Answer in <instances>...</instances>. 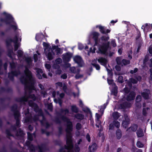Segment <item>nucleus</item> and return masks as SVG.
I'll use <instances>...</instances> for the list:
<instances>
[{
	"mask_svg": "<svg viewBox=\"0 0 152 152\" xmlns=\"http://www.w3.org/2000/svg\"><path fill=\"white\" fill-rule=\"evenodd\" d=\"M86 138L88 140V142H90V136L89 134H87L86 135Z\"/></svg>",
	"mask_w": 152,
	"mask_h": 152,
	"instance_id": "obj_52",
	"label": "nucleus"
},
{
	"mask_svg": "<svg viewBox=\"0 0 152 152\" xmlns=\"http://www.w3.org/2000/svg\"><path fill=\"white\" fill-rule=\"evenodd\" d=\"M43 45L44 48L46 56L49 60H52L55 56V54L53 52L54 50L56 52L57 55L61 53L60 48L57 46L53 45L52 48H51L48 43L45 42L43 43Z\"/></svg>",
	"mask_w": 152,
	"mask_h": 152,
	"instance_id": "obj_2",
	"label": "nucleus"
},
{
	"mask_svg": "<svg viewBox=\"0 0 152 152\" xmlns=\"http://www.w3.org/2000/svg\"><path fill=\"white\" fill-rule=\"evenodd\" d=\"M29 98H32L33 100H34L36 99V98L35 97L34 95H31L29 96V97L28 99H25L24 100V101H27L28 100Z\"/></svg>",
	"mask_w": 152,
	"mask_h": 152,
	"instance_id": "obj_27",
	"label": "nucleus"
},
{
	"mask_svg": "<svg viewBox=\"0 0 152 152\" xmlns=\"http://www.w3.org/2000/svg\"><path fill=\"white\" fill-rule=\"evenodd\" d=\"M142 96L146 99H148L151 96L149 91L147 89L144 90V91L142 93Z\"/></svg>",
	"mask_w": 152,
	"mask_h": 152,
	"instance_id": "obj_11",
	"label": "nucleus"
},
{
	"mask_svg": "<svg viewBox=\"0 0 152 152\" xmlns=\"http://www.w3.org/2000/svg\"><path fill=\"white\" fill-rule=\"evenodd\" d=\"M18 56L19 57L21 56L23 54V52L21 50H18Z\"/></svg>",
	"mask_w": 152,
	"mask_h": 152,
	"instance_id": "obj_44",
	"label": "nucleus"
},
{
	"mask_svg": "<svg viewBox=\"0 0 152 152\" xmlns=\"http://www.w3.org/2000/svg\"><path fill=\"white\" fill-rule=\"evenodd\" d=\"M45 67L48 69H49L50 68V66L49 64H46L45 65Z\"/></svg>",
	"mask_w": 152,
	"mask_h": 152,
	"instance_id": "obj_51",
	"label": "nucleus"
},
{
	"mask_svg": "<svg viewBox=\"0 0 152 152\" xmlns=\"http://www.w3.org/2000/svg\"><path fill=\"white\" fill-rule=\"evenodd\" d=\"M81 127V126L80 124L79 123H78L76 125V128L77 129H79Z\"/></svg>",
	"mask_w": 152,
	"mask_h": 152,
	"instance_id": "obj_46",
	"label": "nucleus"
},
{
	"mask_svg": "<svg viewBox=\"0 0 152 152\" xmlns=\"http://www.w3.org/2000/svg\"><path fill=\"white\" fill-rule=\"evenodd\" d=\"M74 61L80 66H82L83 62L81 57L79 56H76L73 58Z\"/></svg>",
	"mask_w": 152,
	"mask_h": 152,
	"instance_id": "obj_10",
	"label": "nucleus"
},
{
	"mask_svg": "<svg viewBox=\"0 0 152 152\" xmlns=\"http://www.w3.org/2000/svg\"><path fill=\"white\" fill-rule=\"evenodd\" d=\"M21 36L20 34H17L15 37L13 41L15 43V50H16L18 48V44H17V43L18 41H21Z\"/></svg>",
	"mask_w": 152,
	"mask_h": 152,
	"instance_id": "obj_9",
	"label": "nucleus"
},
{
	"mask_svg": "<svg viewBox=\"0 0 152 152\" xmlns=\"http://www.w3.org/2000/svg\"><path fill=\"white\" fill-rule=\"evenodd\" d=\"M75 67H73L70 68V70L71 72L73 73H75L76 72V70Z\"/></svg>",
	"mask_w": 152,
	"mask_h": 152,
	"instance_id": "obj_41",
	"label": "nucleus"
},
{
	"mask_svg": "<svg viewBox=\"0 0 152 152\" xmlns=\"http://www.w3.org/2000/svg\"><path fill=\"white\" fill-rule=\"evenodd\" d=\"M82 75L79 74H77L76 75L75 77L76 79H78L82 77Z\"/></svg>",
	"mask_w": 152,
	"mask_h": 152,
	"instance_id": "obj_50",
	"label": "nucleus"
},
{
	"mask_svg": "<svg viewBox=\"0 0 152 152\" xmlns=\"http://www.w3.org/2000/svg\"><path fill=\"white\" fill-rule=\"evenodd\" d=\"M141 79V77L140 76H137L133 78L130 79V81L133 83H136L138 81H140Z\"/></svg>",
	"mask_w": 152,
	"mask_h": 152,
	"instance_id": "obj_15",
	"label": "nucleus"
},
{
	"mask_svg": "<svg viewBox=\"0 0 152 152\" xmlns=\"http://www.w3.org/2000/svg\"><path fill=\"white\" fill-rule=\"evenodd\" d=\"M53 96L54 97H55L56 95L57 96L58 98V99H54V101L56 103H58L60 106H61V104L62 103V100L61 99L59 98L60 97L61 99H62L64 96V93L60 94L58 92H53Z\"/></svg>",
	"mask_w": 152,
	"mask_h": 152,
	"instance_id": "obj_6",
	"label": "nucleus"
},
{
	"mask_svg": "<svg viewBox=\"0 0 152 152\" xmlns=\"http://www.w3.org/2000/svg\"><path fill=\"white\" fill-rule=\"evenodd\" d=\"M44 36L42 33L37 34L36 36V39L37 41H40L42 40V39L43 38Z\"/></svg>",
	"mask_w": 152,
	"mask_h": 152,
	"instance_id": "obj_18",
	"label": "nucleus"
},
{
	"mask_svg": "<svg viewBox=\"0 0 152 152\" xmlns=\"http://www.w3.org/2000/svg\"><path fill=\"white\" fill-rule=\"evenodd\" d=\"M96 124H100L101 123V121L99 120V119H96Z\"/></svg>",
	"mask_w": 152,
	"mask_h": 152,
	"instance_id": "obj_61",
	"label": "nucleus"
},
{
	"mask_svg": "<svg viewBox=\"0 0 152 152\" xmlns=\"http://www.w3.org/2000/svg\"><path fill=\"white\" fill-rule=\"evenodd\" d=\"M123 77L122 76H120L118 77V81L119 82L122 83L123 82Z\"/></svg>",
	"mask_w": 152,
	"mask_h": 152,
	"instance_id": "obj_36",
	"label": "nucleus"
},
{
	"mask_svg": "<svg viewBox=\"0 0 152 152\" xmlns=\"http://www.w3.org/2000/svg\"><path fill=\"white\" fill-rule=\"evenodd\" d=\"M63 90L65 92L66 91V85L65 84H64L63 88Z\"/></svg>",
	"mask_w": 152,
	"mask_h": 152,
	"instance_id": "obj_59",
	"label": "nucleus"
},
{
	"mask_svg": "<svg viewBox=\"0 0 152 152\" xmlns=\"http://www.w3.org/2000/svg\"><path fill=\"white\" fill-rule=\"evenodd\" d=\"M75 117L78 119H82L83 118V115L80 114H77L75 115Z\"/></svg>",
	"mask_w": 152,
	"mask_h": 152,
	"instance_id": "obj_28",
	"label": "nucleus"
},
{
	"mask_svg": "<svg viewBox=\"0 0 152 152\" xmlns=\"http://www.w3.org/2000/svg\"><path fill=\"white\" fill-rule=\"evenodd\" d=\"M137 125H134L129 128V129H131L133 131H135L137 130Z\"/></svg>",
	"mask_w": 152,
	"mask_h": 152,
	"instance_id": "obj_29",
	"label": "nucleus"
},
{
	"mask_svg": "<svg viewBox=\"0 0 152 152\" xmlns=\"http://www.w3.org/2000/svg\"><path fill=\"white\" fill-rule=\"evenodd\" d=\"M137 146L139 148H142L143 146V144H142L140 142L138 141L137 143Z\"/></svg>",
	"mask_w": 152,
	"mask_h": 152,
	"instance_id": "obj_35",
	"label": "nucleus"
},
{
	"mask_svg": "<svg viewBox=\"0 0 152 152\" xmlns=\"http://www.w3.org/2000/svg\"><path fill=\"white\" fill-rule=\"evenodd\" d=\"M106 69L107 70V71L108 75L111 78L112 75V73L111 72V71L108 69L107 68Z\"/></svg>",
	"mask_w": 152,
	"mask_h": 152,
	"instance_id": "obj_38",
	"label": "nucleus"
},
{
	"mask_svg": "<svg viewBox=\"0 0 152 152\" xmlns=\"http://www.w3.org/2000/svg\"><path fill=\"white\" fill-rule=\"evenodd\" d=\"M121 58L120 57H118L116 59V60L117 61V64L118 65L121 64Z\"/></svg>",
	"mask_w": 152,
	"mask_h": 152,
	"instance_id": "obj_37",
	"label": "nucleus"
},
{
	"mask_svg": "<svg viewBox=\"0 0 152 152\" xmlns=\"http://www.w3.org/2000/svg\"><path fill=\"white\" fill-rule=\"evenodd\" d=\"M13 23L15 24V25L14 26H12V27L14 29H15L17 28L16 26L15 25V23Z\"/></svg>",
	"mask_w": 152,
	"mask_h": 152,
	"instance_id": "obj_63",
	"label": "nucleus"
},
{
	"mask_svg": "<svg viewBox=\"0 0 152 152\" xmlns=\"http://www.w3.org/2000/svg\"><path fill=\"white\" fill-rule=\"evenodd\" d=\"M3 14L4 15H5L6 17V19L4 21L6 24L8 23V21L10 19H11L12 20H13V18L10 14H8L5 12H4Z\"/></svg>",
	"mask_w": 152,
	"mask_h": 152,
	"instance_id": "obj_12",
	"label": "nucleus"
},
{
	"mask_svg": "<svg viewBox=\"0 0 152 152\" xmlns=\"http://www.w3.org/2000/svg\"><path fill=\"white\" fill-rule=\"evenodd\" d=\"M80 149L78 146H76L75 147V151L76 152H79Z\"/></svg>",
	"mask_w": 152,
	"mask_h": 152,
	"instance_id": "obj_57",
	"label": "nucleus"
},
{
	"mask_svg": "<svg viewBox=\"0 0 152 152\" xmlns=\"http://www.w3.org/2000/svg\"><path fill=\"white\" fill-rule=\"evenodd\" d=\"M135 95V94L134 92H131L127 96V100L128 101H130L134 99Z\"/></svg>",
	"mask_w": 152,
	"mask_h": 152,
	"instance_id": "obj_16",
	"label": "nucleus"
},
{
	"mask_svg": "<svg viewBox=\"0 0 152 152\" xmlns=\"http://www.w3.org/2000/svg\"><path fill=\"white\" fill-rule=\"evenodd\" d=\"M78 48L79 49L81 50L84 48V46L81 43H79L78 45ZM88 48V47L87 46H86L84 49L86 50Z\"/></svg>",
	"mask_w": 152,
	"mask_h": 152,
	"instance_id": "obj_26",
	"label": "nucleus"
},
{
	"mask_svg": "<svg viewBox=\"0 0 152 152\" xmlns=\"http://www.w3.org/2000/svg\"><path fill=\"white\" fill-rule=\"evenodd\" d=\"M114 125L117 128H118L120 126L119 123L118 121H115L113 122Z\"/></svg>",
	"mask_w": 152,
	"mask_h": 152,
	"instance_id": "obj_33",
	"label": "nucleus"
},
{
	"mask_svg": "<svg viewBox=\"0 0 152 152\" xmlns=\"http://www.w3.org/2000/svg\"><path fill=\"white\" fill-rule=\"evenodd\" d=\"M109 39V37L107 35L103 36L101 38L102 41L105 42L102 45H98V48L99 50V53L103 54H107L108 51L110 42H106Z\"/></svg>",
	"mask_w": 152,
	"mask_h": 152,
	"instance_id": "obj_4",
	"label": "nucleus"
},
{
	"mask_svg": "<svg viewBox=\"0 0 152 152\" xmlns=\"http://www.w3.org/2000/svg\"><path fill=\"white\" fill-rule=\"evenodd\" d=\"M72 111L75 112H77L78 111V109L77 107L75 106H72Z\"/></svg>",
	"mask_w": 152,
	"mask_h": 152,
	"instance_id": "obj_32",
	"label": "nucleus"
},
{
	"mask_svg": "<svg viewBox=\"0 0 152 152\" xmlns=\"http://www.w3.org/2000/svg\"><path fill=\"white\" fill-rule=\"evenodd\" d=\"M97 148V145L96 144H94L92 145L91 146L89 147V149L90 151L91 152H94Z\"/></svg>",
	"mask_w": 152,
	"mask_h": 152,
	"instance_id": "obj_22",
	"label": "nucleus"
},
{
	"mask_svg": "<svg viewBox=\"0 0 152 152\" xmlns=\"http://www.w3.org/2000/svg\"><path fill=\"white\" fill-rule=\"evenodd\" d=\"M137 133V136L139 137H142L143 135L142 131L141 129L138 130Z\"/></svg>",
	"mask_w": 152,
	"mask_h": 152,
	"instance_id": "obj_25",
	"label": "nucleus"
},
{
	"mask_svg": "<svg viewBox=\"0 0 152 152\" xmlns=\"http://www.w3.org/2000/svg\"><path fill=\"white\" fill-rule=\"evenodd\" d=\"M122 48H120L118 49V53L120 54V55H121V53H122Z\"/></svg>",
	"mask_w": 152,
	"mask_h": 152,
	"instance_id": "obj_60",
	"label": "nucleus"
},
{
	"mask_svg": "<svg viewBox=\"0 0 152 152\" xmlns=\"http://www.w3.org/2000/svg\"><path fill=\"white\" fill-rule=\"evenodd\" d=\"M66 121L67 122V128L66 130L67 146L66 147V148L68 150V152H72L71 149L72 147L71 134L70 132L72 129V124L69 119H66Z\"/></svg>",
	"mask_w": 152,
	"mask_h": 152,
	"instance_id": "obj_3",
	"label": "nucleus"
},
{
	"mask_svg": "<svg viewBox=\"0 0 152 152\" xmlns=\"http://www.w3.org/2000/svg\"><path fill=\"white\" fill-rule=\"evenodd\" d=\"M150 61H151V64L150 65V67H151L152 66V59H151Z\"/></svg>",
	"mask_w": 152,
	"mask_h": 152,
	"instance_id": "obj_64",
	"label": "nucleus"
},
{
	"mask_svg": "<svg viewBox=\"0 0 152 152\" xmlns=\"http://www.w3.org/2000/svg\"><path fill=\"white\" fill-rule=\"evenodd\" d=\"M20 80L23 83L26 85L27 89L30 92L33 90L36 91L31 73L28 69H26L25 71V75L21 77Z\"/></svg>",
	"mask_w": 152,
	"mask_h": 152,
	"instance_id": "obj_1",
	"label": "nucleus"
},
{
	"mask_svg": "<svg viewBox=\"0 0 152 152\" xmlns=\"http://www.w3.org/2000/svg\"><path fill=\"white\" fill-rule=\"evenodd\" d=\"M150 25H149L148 23H145L144 25H143L141 28L142 29H143V30L144 32L147 31L148 30V28L150 27Z\"/></svg>",
	"mask_w": 152,
	"mask_h": 152,
	"instance_id": "obj_21",
	"label": "nucleus"
},
{
	"mask_svg": "<svg viewBox=\"0 0 152 152\" xmlns=\"http://www.w3.org/2000/svg\"><path fill=\"white\" fill-rule=\"evenodd\" d=\"M57 87H62L63 86L62 83L61 82H58L56 83Z\"/></svg>",
	"mask_w": 152,
	"mask_h": 152,
	"instance_id": "obj_45",
	"label": "nucleus"
},
{
	"mask_svg": "<svg viewBox=\"0 0 152 152\" xmlns=\"http://www.w3.org/2000/svg\"><path fill=\"white\" fill-rule=\"evenodd\" d=\"M111 45L113 47H115L116 46V44L115 42V40L112 39L111 42Z\"/></svg>",
	"mask_w": 152,
	"mask_h": 152,
	"instance_id": "obj_31",
	"label": "nucleus"
},
{
	"mask_svg": "<svg viewBox=\"0 0 152 152\" xmlns=\"http://www.w3.org/2000/svg\"><path fill=\"white\" fill-rule=\"evenodd\" d=\"M34 58L35 62H36L37 60V55L36 54H34Z\"/></svg>",
	"mask_w": 152,
	"mask_h": 152,
	"instance_id": "obj_54",
	"label": "nucleus"
},
{
	"mask_svg": "<svg viewBox=\"0 0 152 152\" xmlns=\"http://www.w3.org/2000/svg\"><path fill=\"white\" fill-rule=\"evenodd\" d=\"M122 62L124 65H126L129 64L130 61H129L125 59H123L122 61Z\"/></svg>",
	"mask_w": 152,
	"mask_h": 152,
	"instance_id": "obj_30",
	"label": "nucleus"
},
{
	"mask_svg": "<svg viewBox=\"0 0 152 152\" xmlns=\"http://www.w3.org/2000/svg\"><path fill=\"white\" fill-rule=\"evenodd\" d=\"M141 96L140 95L137 96L136 99V102L137 103L140 102L141 100Z\"/></svg>",
	"mask_w": 152,
	"mask_h": 152,
	"instance_id": "obj_34",
	"label": "nucleus"
},
{
	"mask_svg": "<svg viewBox=\"0 0 152 152\" xmlns=\"http://www.w3.org/2000/svg\"><path fill=\"white\" fill-rule=\"evenodd\" d=\"M107 105V104H104L103 105L101 106L100 110H99V112H101V113L100 114H99L98 113H96V119L98 120V119H99V118L101 117L103 113L104 110L106 108Z\"/></svg>",
	"mask_w": 152,
	"mask_h": 152,
	"instance_id": "obj_8",
	"label": "nucleus"
},
{
	"mask_svg": "<svg viewBox=\"0 0 152 152\" xmlns=\"http://www.w3.org/2000/svg\"><path fill=\"white\" fill-rule=\"evenodd\" d=\"M110 32V30L109 29L105 30V34L109 33Z\"/></svg>",
	"mask_w": 152,
	"mask_h": 152,
	"instance_id": "obj_62",
	"label": "nucleus"
},
{
	"mask_svg": "<svg viewBox=\"0 0 152 152\" xmlns=\"http://www.w3.org/2000/svg\"><path fill=\"white\" fill-rule=\"evenodd\" d=\"M138 69L137 68H135L133 70H132L130 71V73L132 74H133L137 72V71Z\"/></svg>",
	"mask_w": 152,
	"mask_h": 152,
	"instance_id": "obj_47",
	"label": "nucleus"
},
{
	"mask_svg": "<svg viewBox=\"0 0 152 152\" xmlns=\"http://www.w3.org/2000/svg\"><path fill=\"white\" fill-rule=\"evenodd\" d=\"M107 82L109 85H111L113 87H114V89L112 90V92L115 96L116 95L117 93V87L113 83V81L111 79H109V78L107 79Z\"/></svg>",
	"mask_w": 152,
	"mask_h": 152,
	"instance_id": "obj_7",
	"label": "nucleus"
},
{
	"mask_svg": "<svg viewBox=\"0 0 152 152\" xmlns=\"http://www.w3.org/2000/svg\"><path fill=\"white\" fill-rule=\"evenodd\" d=\"M120 116V114L117 112H114L113 114V116L115 119H117Z\"/></svg>",
	"mask_w": 152,
	"mask_h": 152,
	"instance_id": "obj_23",
	"label": "nucleus"
},
{
	"mask_svg": "<svg viewBox=\"0 0 152 152\" xmlns=\"http://www.w3.org/2000/svg\"><path fill=\"white\" fill-rule=\"evenodd\" d=\"M116 69L118 71H119L121 69L120 67L118 65H116L115 67Z\"/></svg>",
	"mask_w": 152,
	"mask_h": 152,
	"instance_id": "obj_53",
	"label": "nucleus"
},
{
	"mask_svg": "<svg viewBox=\"0 0 152 152\" xmlns=\"http://www.w3.org/2000/svg\"><path fill=\"white\" fill-rule=\"evenodd\" d=\"M98 61L101 64L105 66L107 63V61L106 59L101 57L98 59Z\"/></svg>",
	"mask_w": 152,
	"mask_h": 152,
	"instance_id": "obj_14",
	"label": "nucleus"
},
{
	"mask_svg": "<svg viewBox=\"0 0 152 152\" xmlns=\"http://www.w3.org/2000/svg\"><path fill=\"white\" fill-rule=\"evenodd\" d=\"M96 28H98L99 29V31L102 33L105 34V28L104 27L102 26L99 25L96 26Z\"/></svg>",
	"mask_w": 152,
	"mask_h": 152,
	"instance_id": "obj_19",
	"label": "nucleus"
},
{
	"mask_svg": "<svg viewBox=\"0 0 152 152\" xmlns=\"http://www.w3.org/2000/svg\"><path fill=\"white\" fill-rule=\"evenodd\" d=\"M125 120L122 123V125L124 127L126 128L128 126L129 124V117L126 115H125Z\"/></svg>",
	"mask_w": 152,
	"mask_h": 152,
	"instance_id": "obj_13",
	"label": "nucleus"
},
{
	"mask_svg": "<svg viewBox=\"0 0 152 152\" xmlns=\"http://www.w3.org/2000/svg\"><path fill=\"white\" fill-rule=\"evenodd\" d=\"M122 135L121 131L119 130H117L116 132V136L117 139H120Z\"/></svg>",
	"mask_w": 152,
	"mask_h": 152,
	"instance_id": "obj_24",
	"label": "nucleus"
},
{
	"mask_svg": "<svg viewBox=\"0 0 152 152\" xmlns=\"http://www.w3.org/2000/svg\"><path fill=\"white\" fill-rule=\"evenodd\" d=\"M12 75L13 76H17V72H12L11 73H9V77H10V76Z\"/></svg>",
	"mask_w": 152,
	"mask_h": 152,
	"instance_id": "obj_40",
	"label": "nucleus"
},
{
	"mask_svg": "<svg viewBox=\"0 0 152 152\" xmlns=\"http://www.w3.org/2000/svg\"><path fill=\"white\" fill-rule=\"evenodd\" d=\"M28 135V139L30 140H32V135L30 134L28 132L27 133Z\"/></svg>",
	"mask_w": 152,
	"mask_h": 152,
	"instance_id": "obj_42",
	"label": "nucleus"
},
{
	"mask_svg": "<svg viewBox=\"0 0 152 152\" xmlns=\"http://www.w3.org/2000/svg\"><path fill=\"white\" fill-rule=\"evenodd\" d=\"M148 50L149 53L151 54H152V45H150L149 47Z\"/></svg>",
	"mask_w": 152,
	"mask_h": 152,
	"instance_id": "obj_49",
	"label": "nucleus"
},
{
	"mask_svg": "<svg viewBox=\"0 0 152 152\" xmlns=\"http://www.w3.org/2000/svg\"><path fill=\"white\" fill-rule=\"evenodd\" d=\"M36 72L37 73V76L38 77V78L39 79H42V76L41 75L43 72L42 70L39 69H36Z\"/></svg>",
	"mask_w": 152,
	"mask_h": 152,
	"instance_id": "obj_17",
	"label": "nucleus"
},
{
	"mask_svg": "<svg viewBox=\"0 0 152 152\" xmlns=\"http://www.w3.org/2000/svg\"><path fill=\"white\" fill-rule=\"evenodd\" d=\"M92 64L94 66L97 70H99L100 69V66L98 64Z\"/></svg>",
	"mask_w": 152,
	"mask_h": 152,
	"instance_id": "obj_39",
	"label": "nucleus"
},
{
	"mask_svg": "<svg viewBox=\"0 0 152 152\" xmlns=\"http://www.w3.org/2000/svg\"><path fill=\"white\" fill-rule=\"evenodd\" d=\"M61 73V71L60 69L57 70L56 71V74H60Z\"/></svg>",
	"mask_w": 152,
	"mask_h": 152,
	"instance_id": "obj_58",
	"label": "nucleus"
},
{
	"mask_svg": "<svg viewBox=\"0 0 152 152\" xmlns=\"http://www.w3.org/2000/svg\"><path fill=\"white\" fill-rule=\"evenodd\" d=\"M64 60L66 61H69L71 58L70 55L68 53H66L63 55Z\"/></svg>",
	"mask_w": 152,
	"mask_h": 152,
	"instance_id": "obj_20",
	"label": "nucleus"
},
{
	"mask_svg": "<svg viewBox=\"0 0 152 152\" xmlns=\"http://www.w3.org/2000/svg\"><path fill=\"white\" fill-rule=\"evenodd\" d=\"M124 91L125 93H127L129 91V89L128 88H126L124 89Z\"/></svg>",
	"mask_w": 152,
	"mask_h": 152,
	"instance_id": "obj_56",
	"label": "nucleus"
},
{
	"mask_svg": "<svg viewBox=\"0 0 152 152\" xmlns=\"http://www.w3.org/2000/svg\"><path fill=\"white\" fill-rule=\"evenodd\" d=\"M62 60L60 58H58L56 60V63L57 64H59L62 62Z\"/></svg>",
	"mask_w": 152,
	"mask_h": 152,
	"instance_id": "obj_43",
	"label": "nucleus"
},
{
	"mask_svg": "<svg viewBox=\"0 0 152 152\" xmlns=\"http://www.w3.org/2000/svg\"><path fill=\"white\" fill-rule=\"evenodd\" d=\"M26 61L29 64L31 62V59L30 58H28L26 59Z\"/></svg>",
	"mask_w": 152,
	"mask_h": 152,
	"instance_id": "obj_48",
	"label": "nucleus"
},
{
	"mask_svg": "<svg viewBox=\"0 0 152 152\" xmlns=\"http://www.w3.org/2000/svg\"><path fill=\"white\" fill-rule=\"evenodd\" d=\"M61 77L63 79H65L67 78V76L66 74H64L61 75Z\"/></svg>",
	"mask_w": 152,
	"mask_h": 152,
	"instance_id": "obj_55",
	"label": "nucleus"
},
{
	"mask_svg": "<svg viewBox=\"0 0 152 152\" xmlns=\"http://www.w3.org/2000/svg\"><path fill=\"white\" fill-rule=\"evenodd\" d=\"M100 35V34L99 33L93 31L90 33L88 35V38L90 39L91 38H93L94 39L95 41V44L94 45V47L93 48V50H92V48H90V51L92 53H94L95 52L96 48L95 47L96 46H98L99 45V40L98 38Z\"/></svg>",
	"mask_w": 152,
	"mask_h": 152,
	"instance_id": "obj_5",
	"label": "nucleus"
}]
</instances>
